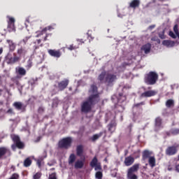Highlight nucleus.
<instances>
[{
  "mask_svg": "<svg viewBox=\"0 0 179 179\" xmlns=\"http://www.w3.org/2000/svg\"><path fill=\"white\" fill-rule=\"evenodd\" d=\"M90 96L88 100L85 101L81 106L83 113H89L92 110V106L99 100V93H97V87L92 85L90 90Z\"/></svg>",
  "mask_w": 179,
  "mask_h": 179,
  "instance_id": "obj_1",
  "label": "nucleus"
},
{
  "mask_svg": "<svg viewBox=\"0 0 179 179\" xmlns=\"http://www.w3.org/2000/svg\"><path fill=\"white\" fill-rule=\"evenodd\" d=\"M159 79V75L156 72L150 71L145 76V82L147 85H156Z\"/></svg>",
  "mask_w": 179,
  "mask_h": 179,
  "instance_id": "obj_2",
  "label": "nucleus"
},
{
  "mask_svg": "<svg viewBox=\"0 0 179 179\" xmlns=\"http://www.w3.org/2000/svg\"><path fill=\"white\" fill-rule=\"evenodd\" d=\"M141 167L140 164H135L127 170V178L129 179H138V176L135 173H138Z\"/></svg>",
  "mask_w": 179,
  "mask_h": 179,
  "instance_id": "obj_3",
  "label": "nucleus"
},
{
  "mask_svg": "<svg viewBox=\"0 0 179 179\" xmlns=\"http://www.w3.org/2000/svg\"><path fill=\"white\" fill-rule=\"evenodd\" d=\"M7 30L10 33H12V31H16V27L15 26V22H16V20H15V17L10 16V15H7Z\"/></svg>",
  "mask_w": 179,
  "mask_h": 179,
  "instance_id": "obj_4",
  "label": "nucleus"
},
{
  "mask_svg": "<svg viewBox=\"0 0 179 179\" xmlns=\"http://www.w3.org/2000/svg\"><path fill=\"white\" fill-rule=\"evenodd\" d=\"M104 78L106 82L111 83V82H114L117 79V77L115 75L107 74L106 72H103L99 76V80H103Z\"/></svg>",
  "mask_w": 179,
  "mask_h": 179,
  "instance_id": "obj_5",
  "label": "nucleus"
},
{
  "mask_svg": "<svg viewBox=\"0 0 179 179\" xmlns=\"http://www.w3.org/2000/svg\"><path fill=\"white\" fill-rule=\"evenodd\" d=\"M71 143H72V138L67 137L59 142V147L68 149V148H71Z\"/></svg>",
  "mask_w": 179,
  "mask_h": 179,
  "instance_id": "obj_6",
  "label": "nucleus"
},
{
  "mask_svg": "<svg viewBox=\"0 0 179 179\" xmlns=\"http://www.w3.org/2000/svg\"><path fill=\"white\" fill-rule=\"evenodd\" d=\"M11 139L13 141L14 143H15V146L18 148V149H23L24 148V143L20 141V138L16 135H12Z\"/></svg>",
  "mask_w": 179,
  "mask_h": 179,
  "instance_id": "obj_7",
  "label": "nucleus"
},
{
  "mask_svg": "<svg viewBox=\"0 0 179 179\" xmlns=\"http://www.w3.org/2000/svg\"><path fill=\"white\" fill-rule=\"evenodd\" d=\"M135 162V158L132 156H129L125 157L124 164L127 167H129V166H132L134 163Z\"/></svg>",
  "mask_w": 179,
  "mask_h": 179,
  "instance_id": "obj_8",
  "label": "nucleus"
},
{
  "mask_svg": "<svg viewBox=\"0 0 179 179\" xmlns=\"http://www.w3.org/2000/svg\"><path fill=\"white\" fill-rule=\"evenodd\" d=\"M54 26L50 25L48 27H45L42 31H38L36 37H41V36H43L44 33H47V31H51V30H54Z\"/></svg>",
  "mask_w": 179,
  "mask_h": 179,
  "instance_id": "obj_9",
  "label": "nucleus"
},
{
  "mask_svg": "<svg viewBox=\"0 0 179 179\" xmlns=\"http://www.w3.org/2000/svg\"><path fill=\"white\" fill-rule=\"evenodd\" d=\"M48 52L49 55H50L51 57H54L55 58H59L61 57V51L59 50H52L50 49L48 50Z\"/></svg>",
  "mask_w": 179,
  "mask_h": 179,
  "instance_id": "obj_10",
  "label": "nucleus"
},
{
  "mask_svg": "<svg viewBox=\"0 0 179 179\" xmlns=\"http://www.w3.org/2000/svg\"><path fill=\"white\" fill-rule=\"evenodd\" d=\"M17 54L20 58H24V57H26V55L27 54V49H26L24 47H21L17 49Z\"/></svg>",
  "mask_w": 179,
  "mask_h": 179,
  "instance_id": "obj_11",
  "label": "nucleus"
},
{
  "mask_svg": "<svg viewBox=\"0 0 179 179\" xmlns=\"http://www.w3.org/2000/svg\"><path fill=\"white\" fill-rule=\"evenodd\" d=\"M157 94V92L155 90H149L145 91V92L141 94V97H152V96H156Z\"/></svg>",
  "mask_w": 179,
  "mask_h": 179,
  "instance_id": "obj_12",
  "label": "nucleus"
},
{
  "mask_svg": "<svg viewBox=\"0 0 179 179\" xmlns=\"http://www.w3.org/2000/svg\"><path fill=\"white\" fill-rule=\"evenodd\" d=\"M68 85H69V80H64L58 84V87L59 90H64V89H66L68 87Z\"/></svg>",
  "mask_w": 179,
  "mask_h": 179,
  "instance_id": "obj_13",
  "label": "nucleus"
},
{
  "mask_svg": "<svg viewBox=\"0 0 179 179\" xmlns=\"http://www.w3.org/2000/svg\"><path fill=\"white\" fill-rule=\"evenodd\" d=\"M166 153L168 156H173V155H176L177 153V148L176 147H169L166 150Z\"/></svg>",
  "mask_w": 179,
  "mask_h": 179,
  "instance_id": "obj_14",
  "label": "nucleus"
},
{
  "mask_svg": "<svg viewBox=\"0 0 179 179\" xmlns=\"http://www.w3.org/2000/svg\"><path fill=\"white\" fill-rule=\"evenodd\" d=\"M139 5H141L140 0H133L129 3V8L136 9V8H139Z\"/></svg>",
  "mask_w": 179,
  "mask_h": 179,
  "instance_id": "obj_15",
  "label": "nucleus"
},
{
  "mask_svg": "<svg viewBox=\"0 0 179 179\" xmlns=\"http://www.w3.org/2000/svg\"><path fill=\"white\" fill-rule=\"evenodd\" d=\"M152 48L150 43H147L141 47V51H143L145 54H149Z\"/></svg>",
  "mask_w": 179,
  "mask_h": 179,
  "instance_id": "obj_16",
  "label": "nucleus"
},
{
  "mask_svg": "<svg viewBox=\"0 0 179 179\" xmlns=\"http://www.w3.org/2000/svg\"><path fill=\"white\" fill-rule=\"evenodd\" d=\"M83 166H85V158H83V159L82 160H80V159L77 160L75 162L74 167L75 169H82Z\"/></svg>",
  "mask_w": 179,
  "mask_h": 179,
  "instance_id": "obj_17",
  "label": "nucleus"
},
{
  "mask_svg": "<svg viewBox=\"0 0 179 179\" xmlns=\"http://www.w3.org/2000/svg\"><path fill=\"white\" fill-rule=\"evenodd\" d=\"M16 73L21 76H24L26 75V69L23 67H17L15 69Z\"/></svg>",
  "mask_w": 179,
  "mask_h": 179,
  "instance_id": "obj_18",
  "label": "nucleus"
},
{
  "mask_svg": "<svg viewBox=\"0 0 179 179\" xmlns=\"http://www.w3.org/2000/svg\"><path fill=\"white\" fill-rule=\"evenodd\" d=\"M152 152L149 150H145L143 152V160H146V159H150V157H152Z\"/></svg>",
  "mask_w": 179,
  "mask_h": 179,
  "instance_id": "obj_19",
  "label": "nucleus"
},
{
  "mask_svg": "<svg viewBox=\"0 0 179 179\" xmlns=\"http://www.w3.org/2000/svg\"><path fill=\"white\" fill-rule=\"evenodd\" d=\"M148 163L152 168L156 166V158L155 156L150 157V159H148Z\"/></svg>",
  "mask_w": 179,
  "mask_h": 179,
  "instance_id": "obj_20",
  "label": "nucleus"
},
{
  "mask_svg": "<svg viewBox=\"0 0 179 179\" xmlns=\"http://www.w3.org/2000/svg\"><path fill=\"white\" fill-rule=\"evenodd\" d=\"M7 43L9 45L10 51H13L14 50H16V44L13 43V41L7 40Z\"/></svg>",
  "mask_w": 179,
  "mask_h": 179,
  "instance_id": "obj_21",
  "label": "nucleus"
},
{
  "mask_svg": "<svg viewBox=\"0 0 179 179\" xmlns=\"http://www.w3.org/2000/svg\"><path fill=\"white\" fill-rule=\"evenodd\" d=\"M8 152H9V150L6 147L0 148V159L2 157V156H5Z\"/></svg>",
  "mask_w": 179,
  "mask_h": 179,
  "instance_id": "obj_22",
  "label": "nucleus"
},
{
  "mask_svg": "<svg viewBox=\"0 0 179 179\" xmlns=\"http://www.w3.org/2000/svg\"><path fill=\"white\" fill-rule=\"evenodd\" d=\"M76 152L77 156H82V155H83V145H80L77 146Z\"/></svg>",
  "mask_w": 179,
  "mask_h": 179,
  "instance_id": "obj_23",
  "label": "nucleus"
},
{
  "mask_svg": "<svg viewBox=\"0 0 179 179\" xmlns=\"http://www.w3.org/2000/svg\"><path fill=\"white\" fill-rule=\"evenodd\" d=\"M162 44H163V45H165L166 47H173L174 45V41H163Z\"/></svg>",
  "mask_w": 179,
  "mask_h": 179,
  "instance_id": "obj_24",
  "label": "nucleus"
},
{
  "mask_svg": "<svg viewBox=\"0 0 179 179\" xmlns=\"http://www.w3.org/2000/svg\"><path fill=\"white\" fill-rule=\"evenodd\" d=\"M166 106L168 108H170L171 107H174V100L173 99H169L166 102Z\"/></svg>",
  "mask_w": 179,
  "mask_h": 179,
  "instance_id": "obj_25",
  "label": "nucleus"
},
{
  "mask_svg": "<svg viewBox=\"0 0 179 179\" xmlns=\"http://www.w3.org/2000/svg\"><path fill=\"white\" fill-rule=\"evenodd\" d=\"M13 106L17 109V110H22L23 107V103L22 102H15L13 103Z\"/></svg>",
  "mask_w": 179,
  "mask_h": 179,
  "instance_id": "obj_26",
  "label": "nucleus"
},
{
  "mask_svg": "<svg viewBox=\"0 0 179 179\" xmlns=\"http://www.w3.org/2000/svg\"><path fill=\"white\" fill-rule=\"evenodd\" d=\"M24 167H29V166H31V159H30V157L27 158L24 161Z\"/></svg>",
  "mask_w": 179,
  "mask_h": 179,
  "instance_id": "obj_27",
  "label": "nucleus"
},
{
  "mask_svg": "<svg viewBox=\"0 0 179 179\" xmlns=\"http://www.w3.org/2000/svg\"><path fill=\"white\" fill-rule=\"evenodd\" d=\"M75 160H76V157L75 156V154H71L69 158V164H73V163L75 162Z\"/></svg>",
  "mask_w": 179,
  "mask_h": 179,
  "instance_id": "obj_28",
  "label": "nucleus"
},
{
  "mask_svg": "<svg viewBox=\"0 0 179 179\" xmlns=\"http://www.w3.org/2000/svg\"><path fill=\"white\" fill-rule=\"evenodd\" d=\"M20 76H16L14 77L13 78H11L12 82H13V83L16 84L17 86H19V85H20V82H19L18 79H20Z\"/></svg>",
  "mask_w": 179,
  "mask_h": 179,
  "instance_id": "obj_29",
  "label": "nucleus"
},
{
  "mask_svg": "<svg viewBox=\"0 0 179 179\" xmlns=\"http://www.w3.org/2000/svg\"><path fill=\"white\" fill-rule=\"evenodd\" d=\"M162 120L160 117H157L155 119V125L156 127H162Z\"/></svg>",
  "mask_w": 179,
  "mask_h": 179,
  "instance_id": "obj_30",
  "label": "nucleus"
},
{
  "mask_svg": "<svg viewBox=\"0 0 179 179\" xmlns=\"http://www.w3.org/2000/svg\"><path fill=\"white\" fill-rule=\"evenodd\" d=\"M99 162L97 161V157H94L90 163L91 167H94L97 165Z\"/></svg>",
  "mask_w": 179,
  "mask_h": 179,
  "instance_id": "obj_31",
  "label": "nucleus"
},
{
  "mask_svg": "<svg viewBox=\"0 0 179 179\" xmlns=\"http://www.w3.org/2000/svg\"><path fill=\"white\" fill-rule=\"evenodd\" d=\"M29 38H30V37L27 36L24 38L22 41H20V44H24V45L27 44V42L29 41Z\"/></svg>",
  "mask_w": 179,
  "mask_h": 179,
  "instance_id": "obj_32",
  "label": "nucleus"
},
{
  "mask_svg": "<svg viewBox=\"0 0 179 179\" xmlns=\"http://www.w3.org/2000/svg\"><path fill=\"white\" fill-rule=\"evenodd\" d=\"M100 136H101V134H94L92 137V142H95V141H97V139H99V138H100Z\"/></svg>",
  "mask_w": 179,
  "mask_h": 179,
  "instance_id": "obj_33",
  "label": "nucleus"
},
{
  "mask_svg": "<svg viewBox=\"0 0 179 179\" xmlns=\"http://www.w3.org/2000/svg\"><path fill=\"white\" fill-rule=\"evenodd\" d=\"M95 177L97 179H102L103 178V173L101 171H98L95 174Z\"/></svg>",
  "mask_w": 179,
  "mask_h": 179,
  "instance_id": "obj_34",
  "label": "nucleus"
},
{
  "mask_svg": "<svg viewBox=\"0 0 179 179\" xmlns=\"http://www.w3.org/2000/svg\"><path fill=\"white\" fill-rule=\"evenodd\" d=\"M173 31H175L176 36L179 37V32H178V25H175L173 27Z\"/></svg>",
  "mask_w": 179,
  "mask_h": 179,
  "instance_id": "obj_35",
  "label": "nucleus"
},
{
  "mask_svg": "<svg viewBox=\"0 0 179 179\" xmlns=\"http://www.w3.org/2000/svg\"><path fill=\"white\" fill-rule=\"evenodd\" d=\"M94 167H95L96 171H97V170H101V164H100V163L96 164Z\"/></svg>",
  "mask_w": 179,
  "mask_h": 179,
  "instance_id": "obj_36",
  "label": "nucleus"
},
{
  "mask_svg": "<svg viewBox=\"0 0 179 179\" xmlns=\"http://www.w3.org/2000/svg\"><path fill=\"white\" fill-rule=\"evenodd\" d=\"M159 38L164 40L166 38V36H164V31H163L161 34H159Z\"/></svg>",
  "mask_w": 179,
  "mask_h": 179,
  "instance_id": "obj_37",
  "label": "nucleus"
},
{
  "mask_svg": "<svg viewBox=\"0 0 179 179\" xmlns=\"http://www.w3.org/2000/svg\"><path fill=\"white\" fill-rule=\"evenodd\" d=\"M76 48H78V46H73V45H71L68 48V50H70L71 51H72V50H76Z\"/></svg>",
  "mask_w": 179,
  "mask_h": 179,
  "instance_id": "obj_38",
  "label": "nucleus"
},
{
  "mask_svg": "<svg viewBox=\"0 0 179 179\" xmlns=\"http://www.w3.org/2000/svg\"><path fill=\"white\" fill-rule=\"evenodd\" d=\"M49 179H57V175L55 173H52L49 176Z\"/></svg>",
  "mask_w": 179,
  "mask_h": 179,
  "instance_id": "obj_39",
  "label": "nucleus"
},
{
  "mask_svg": "<svg viewBox=\"0 0 179 179\" xmlns=\"http://www.w3.org/2000/svg\"><path fill=\"white\" fill-rule=\"evenodd\" d=\"M169 36L172 37V38H176V34H174L173 31H169Z\"/></svg>",
  "mask_w": 179,
  "mask_h": 179,
  "instance_id": "obj_40",
  "label": "nucleus"
},
{
  "mask_svg": "<svg viewBox=\"0 0 179 179\" xmlns=\"http://www.w3.org/2000/svg\"><path fill=\"white\" fill-rule=\"evenodd\" d=\"M17 61H19V57H14L10 59V62H17Z\"/></svg>",
  "mask_w": 179,
  "mask_h": 179,
  "instance_id": "obj_41",
  "label": "nucleus"
},
{
  "mask_svg": "<svg viewBox=\"0 0 179 179\" xmlns=\"http://www.w3.org/2000/svg\"><path fill=\"white\" fill-rule=\"evenodd\" d=\"M152 41H157V43H160V40L157 39V37H154L151 38Z\"/></svg>",
  "mask_w": 179,
  "mask_h": 179,
  "instance_id": "obj_42",
  "label": "nucleus"
},
{
  "mask_svg": "<svg viewBox=\"0 0 179 179\" xmlns=\"http://www.w3.org/2000/svg\"><path fill=\"white\" fill-rule=\"evenodd\" d=\"M26 22H27V23H32L33 21L31 20V17H27V18L26 19Z\"/></svg>",
  "mask_w": 179,
  "mask_h": 179,
  "instance_id": "obj_43",
  "label": "nucleus"
},
{
  "mask_svg": "<svg viewBox=\"0 0 179 179\" xmlns=\"http://www.w3.org/2000/svg\"><path fill=\"white\" fill-rule=\"evenodd\" d=\"M77 41H78V44H83V43H85L83 39H78Z\"/></svg>",
  "mask_w": 179,
  "mask_h": 179,
  "instance_id": "obj_44",
  "label": "nucleus"
},
{
  "mask_svg": "<svg viewBox=\"0 0 179 179\" xmlns=\"http://www.w3.org/2000/svg\"><path fill=\"white\" fill-rule=\"evenodd\" d=\"M155 27H156V25H150L149 27H148V29H150V30H152V29H155Z\"/></svg>",
  "mask_w": 179,
  "mask_h": 179,
  "instance_id": "obj_45",
  "label": "nucleus"
},
{
  "mask_svg": "<svg viewBox=\"0 0 179 179\" xmlns=\"http://www.w3.org/2000/svg\"><path fill=\"white\" fill-rule=\"evenodd\" d=\"M12 113H13V110L11 108H10V109H8V110H7V113H8V114H12Z\"/></svg>",
  "mask_w": 179,
  "mask_h": 179,
  "instance_id": "obj_46",
  "label": "nucleus"
},
{
  "mask_svg": "<svg viewBox=\"0 0 179 179\" xmlns=\"http://www.w3.org/2000/svg\"><path fill=\"white\" fill-rule=\"evenodd\" d=\"M48 36H50V34H46L45 36L43 38V41H47V38L48 37Z\"/></svg>",
  "mask_w": 179,
  "mask_h": 179,
  "instance_id": "obj_47",
  "label": "nucleus"
},
{
  "mask_svg": "<svg viewBox=\"0 0 179 179\" xmlns=\"http://www.w3.org/2000/svg\"><path fill=\"white\" fill-rule=\"evenodd\" d=\"M35 43H36L37 44H40L41 43V39L36 40Z\"/></svg>",
  "mask_w": 179,
  "mask_h": 179,
  "instance_id": "obj_48",
  "label": "nucleus"
},
{
  "mask_svg": "<svg viewBox=\"0 0 179 179\" xmlns=\"http://www.w3.org/2000/svg\"><path fill=\"white\" fill-rule=\"evenodd\" d=\"M176 170L179 173V164L176 166Z\"/></svg>",
  "mask_w": 179,
  "mask_h": 179,
  "instance_id": "obj_49",
  "label": "nucleus"
},
{
  "mask_svg": "<svg viewBox=\"0 0 179 179\" xmlns=\"http://www.w3.org/2000/svg\"><path fill=\"white\" fill-rule=\"evenodd\" d=\"M2 52H3V48H0V55L2 54Z\"/></svg>",
  "mask_w": 179,
  "mask_h": 179,
  "instance_id": "obj_50",
  "label": "nucleus"
},
{
  "mask_svg": "<svg viewBox=\"0 0 179 179\" xmlns=\"http://www.w3.org/2000/svg\"><path fill=\"white\" fill-rule=\"evenodd\" d=\"M37 164H38V167H41V162L40 161H38L37 162Z\"/></svg>",
  "mask_w": 179,
  "mask_h": 179,
  "instance_id": "obj_51",
  "label": "nucleus"
},
{
  "mask_svg": "<svg viewBox=\"0 0 179 179\" xmlns=\"http://www.w3.org/2000/svg\"><path fill=\"white\" fill-rule=\"evenodd\" d=\"M2 92H3V90H0V96L2 94Z\"/></svg>",
  "mask_w": 179,
  "mask_h": 179,
  "instance_id": "obj_52",
  "label": "nucleus"
},
{
  "mask_svg": "<svg viewBox=\"0 0 179 179\" xmlns=\"http://www.w3.org/2000/svg\"><path fill=\"white\" fill-rule=\"evenodd\" d=\"M15 145H12V148L13 149V150H15Z\"/></svg>",
  "mask_w": 179,
  "mask_h": 179,
  "instance_id": "obj_53",
  "label": "nucleus"
},
{
  "mask_svg": "<svg viewBox=\"0 0 179 179\" xmlns=\"http://www.w3.org/2000/svg\"><path fill=\"white\" fill-rule=\"evenodd\" d=\"M37 48H38V47H36V48H35V50H37Z\"/></svg>",
  "mask_w": 179,
  "mask_h": 179,
  "instance_id": "obj_54",
  "label": "nucleus"
},
{
  "mask_svg": "<svg viewBox=\"0 0 179 179\" xmlns=\"http://www.w3.org/2000/svg\"><path fill=\"white\" fill-rule=\"evenodd\" d=\"M148 89H152V87H148Z\"/></svg>",
  "mask_w": 179,
  "mask_h": 179,
  "instance_id": "obj_55",
  "label": "nucleus"
},
{
  "mask_svg": "<svg viewBox=\"0 0 179 179\" xmlns=\"http://www.w3.org/2000/svg\"><path fill=\"white\" fill-rule=\"evenodd\" d=\"M13 171H15V168H13Z\"/></svg>",
  "mask_w": 179,
  "mask_h": 179,
  "instance_id": "obj_56",
  "label": "nucleus"
}]
</instances>
